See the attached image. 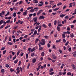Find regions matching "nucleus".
Masks as SVG:
<instances>
[{
    "label": "nucleus",
    "mask_w": 76,
    "mask_h": 76,
    "mask_svg": "<svg viewBox=\"0 0 76 76\" xmlns=\"http://www.w3.org/2000/svg\"><path fill=\"white\" fill-rule=\"evenodd\" d=\"M37 19H38V18L37 17H36L33 19H34V22H35V23H34V26H35V25L36 24H37L36 26H38V25L40 24V23H37Z\"/></svg>",
    "instance_id": "nucleus-1"
},
{
    "label": "nucleus",
    "mask_w": 76,
    "mask_h": 76,
    "mask_svg": "<svg viewBox=\"0 0 76 76\" xmlns=\"http://www.w3.org/2000/svg\"><path fill=\"white\" fill-rule=\"evenodd\" d=\"M41 44L42 45H44L45 44V39H42L41 40V42H40Z\"/></svg>",
    "instance_id": "nucleus-2"
},
{
    "label": "nucleus",
    "mask_w": 76,
    "mask_h": 76,
    "mask_svg": "<svg viewBox=\"0 0 76 76\" xmlns=\"http://www.w3.org/2000/svg\"><path fill=\"white\" fill-rule=\"evenodd\" d=\"M16 74H18L20 72V70H19V67L18 66L16 69Z\"/></svg>",
    "instance_id": "nucleus-3"
},
{
    "label": "nucleus",
    "mask_w": 76,
    "mask_h": 76,
    "mask_svg": "<svg viewBox=\"0 0 76 76\" xmlns=\"http://www.w3.org/2000/svg\"><path fill=\"white\" fill-rule=\"evenodd\" d=\"M38 49V47H34L33 48H32L31 49V51L32 52H33V51H35V50H36V49Z\"/></svg>",
    "instance_id": "nucleus-4"
},
{
    "label": "nucleus",
    "mask_w": 76,
    "mask_h": 76,
    "mask_svg": "<svg viewBox=\"0 0 76 76\" xmlns=\"http://www.w3.org/2000/svg\"><path fill=\"white\" fill-rule=\"evenodd\" d=\"M43 11V10H40L39 11V12L37 13V15H40V14H41V13H42V12Z\"/></svg>",
    "instance_id": "nucleus-5"
},
{
    "label": "nucleus",
    "mask_w": 76,
    "mask_h": 76,
    "mask_svg": "<svg viewBox=\"0 0 76 76\" xmlns=\"http://www.w3.org/2000/svg\"><path fill=\"white\" fill-rule=\"evenodd\" d=\"M28 13V10H26L25 12H23V15H27V13Z\"/></svg>",
    "instance_id": "nucleus-6"
},
{
    "label": "nucleus",
    "mask_w": 76,
    "mask_h": 76,
    "mask_svg": "<svg viewBox=\"0 0 76 76\" xmlns=\"http://www.w3.org/2000/svg\"><path fill=\"white\" fill-rule=\"evenodd\" d=\"M40 4L38 5V6H39V7H41L42 6V5L43 4V2L42 1L40 2Z\"/></svg>",
    "instance_id": "nucleus-7"
},
{
    "label": "nucleus",
    "mask_w": 76,
    "mask_h": 76,
    "mask_svg": "<svg viewBox=\"0 0 76 76\" xmlns=\"http://www.w3.org/2000/svg\"><path fill=\"white\" fill-rule=\"evenodd\" d=\"M39 19H44L45 18V17L43 16V15L42 16H40L39 18Z\"/></svg>",
    "instance_id": "nucleus-8"
},
{
    "label": "nucleus",
    "mask_w": 76,
    "mask_h": 76,
    "mask_svg": "<svg viewBox=\"0 0 76 76\" xmlns=\"http://www.w3.org/2000/svg\"><path fill=\"white\" fill-rule=\"evenodd\" d=\"M71 66L73 67L72 69H73V70H75V69H76V66H75V65L73 64H72V65Z\"/></svg>",
    "instance_id": "nucleus-9"
},
{
    "label": "nucleus",
    "mask_w": 76,
    "mask_h": 76,
    "mask_svg": "<svg viewBox=\"0 0 76 76\" xmlns=\"http://www.w3.org/2000/svg\"><path fill=\"white\" fill-rule=\"evenodd\" d=\"M36 61L37 59H36L34 58L32 59V63H35V62H36Z\"/></svg>",
    "instance_id": "nucleus-10"
},
{
    "label": "nucleus",
    "mask_w": 76,
    "mask_h": 76,
    "mask_svg": "<svg viewBox=\"0 0 76 76\" xmlns=\"http://www.w3.org/2000/svg\"><path fill=\"white\" fill-rule=\"evenodd\" d=\"M4 72H5V71H4V69H1V72L2 73V74H4Z\"/></svg>",
    "instance_id": "nucleus-11"
},
{
    "label": "nucleus",
    "mask_w": 76,
    "mask_h": 76,
    "mask_svg": "<svg viewBox=\"0 0 76 76\" xmlns=\"http://www.w3.org/2000/svg\"><path fill=\"white\" fill-rule=\"evenodd\" d=\"M65 16H66V14H61L60 15V16L61 18H63V17Z\"/></svg>",
    "instance_id": "nucleus-12"
},
{
    "label": "nucleus",
    "mask_w": 76,
    "mask_h": 76,
    "mask_svg": "<svg viewBox=\"0 0 76 76\" xmlns=\"http://www.w3.org/2000/svg\"><path fill=\"white\" fill-rule=\"evenodd\" d=\"M57 31H60V28L59 26H57Z\"/></svg>",
    "instance_id": "nucleus-13"
},
{
    "label": "nucleus",
    "mask_w": 76,
    "mask_h": 76,
    "mask_svg": "<svg viewBox=\"0 0 76 76\" xmlns=\"http://www.w3.org/2000/svg\"><path fill=\"white\" fill-rule=\"evenodd\" d=\"M30 12H35V9H31L30 10Z\"/></svg>",
    "instance_id": "nucleus-14"
},
{
    "label": "nucleus",
    "mask_w": 76,
    "mask_h": 76,
    "mask_svg": "<svg viewBox=\"0 0 76 76\" xmlns=\"http://www.w3.org/2000/svg\"><path fill=\"white\" fill-rule=\"evenodd\" d=\"M39 41V39H37L35 42V44H37V43L38 42V41Z\"/></svg>",
    "instance_id": "nucleus-15"
},
{
    "label": "nucleus",
    "mask_w": 76,
    "mask_h": 76,
    "mask_svg": "<svg viewBox=\"0 0 76 76\" xmlns=\"http://www.w3.org/2000/svg\"><path fill=\"white\" fill-rule=\"evenodd\" d=\"M20 53V50H18L17 53V56H19V54Z\"/></svg>",
    "instance_id": "nucleus-16"
},
{
    "label": "nucleus",
    "mask_w": 76,
    "mask_h": 76,
    "mask_svg": "<svg viewBox=\"0 0 76 76\" xmlns=\"http://www.w3.org/2000/svg\"><path fill=\"white\" fill-rule=\"evenodd\" d=\"M34 9H36L35 10V12H37V11L38 10V7H35L34 8Z\"/></svg>",
    "instance_id": "nucleus-17"
},
{
    "label": "nucleus",
    "mask_w": 76,
    "mask_h": 76,
    "mask_svg": "<svg viewBox=\"0 0 76 76\" xmlns=\"http://www.w3.org/2000/svg\"><path fill=\"white\" fill-rule=\"evenodd\" d=\"M42 26L45 28H47V25H45V24H43L42 25Z\"/></svg>",
    "instance_id": "nucleus-18"
},
{
    "label": "nucleus",
    "mask_w": 76,
    "mask_h": 76,
    "mask_svg": "<svg viewBox=\"0 0 76 76\" xmlns=\"http://www.w3.org/2000/svg\"><path fill=\"white\" fill-rule=\"evenodd\" d=\"M6 25L5 24H4L3 25H2V26H1L0 27V29H2V28H3V27H4V26H5Z\"/></svg>",
    "instance_id": "nucleus-19"
},
{
    "label": "nucleus",
    "mask_w": 76,
    "mask_h": 76,
    "mask_svg": "<svg viewBox=\"0 0 76 76\" xmlns=\"http://www.w3.org/2000/svg\"><path fill=\"white\" fill-rule=\"evenodd\" d=\"M43 50V48L41 47H39V50Z\"/></svg>",
    "instance_id": "nucleus-20"
},
{
    "label": "nucleus",
    "mask_w": 76,
    "mask_h": 76,
    "mask_svg": "<svg viewBox=\"0 0 76 76\" xmlns=\"http://www.w3.org/2000/svg\"><path fill=\"white\" fill-rule=\"evenodd\" d=\"M33 1H34V3H38V1H37V0H33Z\"/></svg>",
    "instance_id": "nucleus-21"
},
{
    "label": "nucleus",
    "mask_w": 76,
    "mask_h": 76,
    "mask_svg": "<svg viewBox=\"0 0 76 76\" xmlns=\"http://www.w3.org/2000/svg\"><path fill=\"white\" fill-rule=\"evenodd\" d=\"M7 44H8V45H12L13 43L12 42H7Z\"/></svg>",
    "instance_id": "nucleus-22"
},
{
    "label": "nucleus",
    "mask_w": 76,
    "mask_h": 76,
    "mask_svg": "<svg viewBox=\"0 0 76 76\" xmlns=\"http://www.w3.org/2000/svg\"><path fill=\"white\" fill-rule=\"evenodd\" d=\"M29 66H30V64L28 63V64L27 69H29Z\"/></svg>",
    "instance_id": "nucleus-23"
},
{
    "label": "nucleus",
    "mask_w": 76,
    "mask_h": 76,
    "mask_svg": "<svg viewBox=\"0 0 76 76\" xmlns=\"http://www.w3.org/2000/svg\"><path fill=\"white\" fill-rule=\"evenodd\" d=\"M63 42H64V43H66V40L65 39H63Z\"/></svg>",
    "instance_id": "nucleus-24"
},
{
    "label": "nucleus",
    "mask_w": 76,
    "mask_h": 76,
    "mask_svg": "<svg viewBox=\"0 0 76 76\" xmlns=\"http://www.w3.org/2000/svg\"><path fill=\"white\" fill-rule=\"evenodd\" d=\"M44 52H42L41 53V56H42V57H44Z\"/></svg>",
    "instance_id": "nucleus-25"
},
{
    "label": "nucleus",
    "mask_w": 76,
    "mask_h": 76,
    "mask_svg": "<svg viewBox=\"0 0 76 76\" xmlns=\"http://www.w3.org/2000/svg\"><path fill=\"white\" fill-rule=\"evenodd\" d=\"M61 40L60 39L58 40H57L56 41V42H61Z\"/></svg>",
    "instance_id": "nucleus-26"
},
{
    "label": "nucleus",
    "mask_w": 76,
    "mask_h": 76,
    "mask_svg": "<svg viewBox=\"0 0 76 76\" xmlns=\"http://www.w3.org/2000/svg\"><path fill=\"white\" fill-rule=\"evenodd\" d=\"M10 72H14V70H15L14 69H12V68H10Z\"/></svg>",
    "instance_id": "nucleus-27"
},
{
    "label": "nucleus",
    "mask_w": 76,
    "mask_h": 76,
    "mask_svg": "<svg viewBox=\"0 0 76 76\" xmlns=\"http://www.w3.org/2000/svg\"><path fill=\"white\" fill-rule=\"evenodd\" d=\"M10 13V12H8L5 15V16H8V15H9Z\"/></svg>",
    "instance_id": "nucleus-28"
},
{
    "label": "nucleus",
    "mask_w": 76,
    "mask_h": 76,
    "mask_svg": "<svg viewBox=\"0 0 76 76\" xmlns=\"http://www.w3.org/2000/svg\"><path fill=\"white\" fill-rule=\"evenodd\" d=\"M17 56L16 55H15V56L14 57L12 58V60H15V59L16 58Z\"/></svg>",
    "instance_id": "nucleus-29"
},
{
    "label": "nucleus",
    "mask_w": 76,
    "mask_h": 76,
    "mask_svg": "<svg viewBox=\"0 0 76 76\" xmlns=\"http://www.w3.org/2000/svg\"><path fill=\"white\" fill-rule=\"evenodd\" d=\"M44 37L45 38H46V39H48L49 37L48 36H44Z\"/></svg>",
    "instance_id": "nucleus-30"
},
{
    "label": "nucleus",
    "mask_w": 76,
    "mask_h": 76,
    "mask_svg": "<svg viewBox=\"0 0 76 76\" xmlns=\"http://www.w3.org/2000/svg\"><path fill=\"white\" fill-rule=\"evenodd\" d=\"M18 62V59H16L15 60V61H14V63L15 64H16L17 63V62Z\"/></svg>",
    "instance_id": "nucleus-31"
},
{
    "label": "nucleus",
    "mask_w": 76,
    "mask_h": 76,
    "mask_svg": "<svg viewBox=\"0 0 76 76\" xmlns=\"http://www.w3.org/2000/svg\"><path fill=\"white\" fill-rule=\"evenodd\" d=\"M41 30V26L39 27V28L38 29V32H40Z\"/></svg>",
    "instance_id": "nucleus-32"
},
{
    "label": "nucleus",
    "mask_w": 76,
    "mask_h": 76,
    "mask_svg": "<svg viewBox=\"0 0 76 76\" xmlns=\"http://www.w3.org/2000/svg\"><path fill=\"white\" fill-rule=\"evenodd\" d=\"M34 55H35V53H32L31 54V57H34Z\"/></svg>",
    "instance_id": "nucleus-33"
},
{
    "label": "nucleus",
    "mask_w": 76,
    "mask_h": 76,
    "mask_svg": "<svg viewBox=\"0 0 76 76\" xmlns=\"http://www.w3.org/2000/svg\"><path fill=\"white\" fill-rule=\"evenodd\" d=\"M58 74L60 76H61V75H62V74H63L62 72H59Z\"/></svg>",
    "instance_id": "nucleus-34"
},
{
    "label": "nucleus",
    "mask_w": 76,
    "mask_h": 76,
    "mask_svg": "<svg viewBox=\"0 0 76 76\" xmlns=\"http://www.w3.org/2000/svg\"><path fill=\"white\" fill-rule=\"evenodd\" d=\"M48 26L49 27H50V28H51V27L52 26H51V23H49L48 24Z\"/></svg>",
    "instance_id": "nucleus-35"
},
{
    "label": "nucleus",
    "mask_w": 76,
    "mask_h": 76,
    "mask_svg": "<svg viewBox=\"0 0 76 76\" xmlns=\"http://www.w3.org/2000/svg\"><path fill=\"white\" fill-rule=\"evenodd\" d=\"M62 4V3L59 2L58 4H57V6H60V5H61Z\"/></svg>",
    "instance_id": "nucleus-36"
},
{
    "label": "nucleus",
    "mask_w": 76,
    "mask_h": 76,
    "mask_svg": "<svg viewBox=\"0 0 76 76\" xmlns=\"http://www.w3.org/2000/svg\"><path fill=\"white\" fill-rule=\"evenodd\" d=\"M4 21L3 20H1L0 21V25H1L2 23H3V22Z\"/></svg>",
    "instance_id": "nucleus-37"
},
{
    "label": "nucleus",
    "mask_w": 76,
    "mask_h": 76,
    "mask_svg": "<svg viewBox=\"0 0 76 76\" xmlns=\"http://www.w3.org/2000/svg\"><path fill=\"white\" fill-rule=\"evenodd\" d=\"M73 56H74V57L76 56V51H75L74 52Z\"/></svg>",
    "instance_id": "nucleus-38"
},
{
    "label": "nucleus",
    "mask_w": 76,
    "mask_h": 76,
    "mask_svg": "<svg viewBox=\"0 0 76 76\" xmlns=\"http://www.w3.org/2000/svg\"><path fill=\"white\" fill-rule=\"evenodd\" d=\"M37 34V30H35L34 32V34L36 35Z\"/></svg>",
    "instance_id": "nucleus-39"
},
{
    "label": "nucleus",
    "mask_w": 76,
    "mask_h": 76,
    "mask_svg": "<svg viewBox=\"0 0 76 76\" xmlns=\"http://www.w3.org/2000/svg\"><path fill=\"white\" fill-rule=\"evenodd\" d=\"M5 67H7L8 68V67H9V65L8 64H6L5 65Z\"/></svg>",
    "instance_id": "nucleus-40"
},
{
    "label": "nucleus",
    "mask_w": 76,
    "mask_h": 76,
    "mask_svg": "<svg viewBox=\"0 0 76 76\" xmlns=\"http://www.w3.org/2000/svg\"><path fill=\"white\" fill-rule=\"evenodd\" d=\"M58 9H59V8H55L53 9V10L54 11H57V10H58Z\"/></svg>",
    "instance_id": "nucleus-41"
},
{
    "label": "nucleus",
    "mask_w": 76,
    "mask_h": 76,
    "mask_svg": "<svg viewBox=\"0 0 76 76\" xmlns=\"http://www.w3.org/2000/svg\"><path fill=\"white\" fill-rule=\"evenodd\" d=\"M26 58L27 59H28V53H26Z\"/></svg>",
    "instance_id": "nucleus-42"
},
{
    "label": "nucleus",
    "mask_w": 76,
    "mask_h": 76,
    "mask_svg": "<svg viewBox=\"0 0 76 76\" xmlns=\"http://www.w3.org/2000/svg\"><path fill=\"white\" fill-rule=\"evenodd\" d=\"M62 36L63 38H65L66 37V35H65V34H62Z\"/></svg>",
    "instance_id": "nucleus-43"
},
{
    "label": "nucleus",
    "mask_w": 76,
    "mask_h": 76,
    "mask_svg": "<svg viewBox=\"0 0 76 76\" xmlns=\"http://www.w3.org/2000/svg\"><path fill=\"white\" fill-rule=\"evenodd\" d=\"M16 12L14 13L13 15L14 17H16Z\"/></svg>",
    "instance_id": "nucleus-44"
},
{
    "label": "nucleus",
    "mask_w": 76,
    "mask_h": 76,
    "mask_svg": "<svg viewBox=\"0 0 76 76\" xmlns=\"http://www.w3.org/2000/svg\"><path fill=\"white\" fill-rule=\"evenodd\" d=\"M67 75H68V76H71V73L70 72H69L68 73H67Z\"/></svg>",
    "instance_id": "nucleus-45"
},
{
    "label": "nucleus",
    "mask_w": 76,
    "mask_h": 76,
    "mask_svg": "<svg viewBox=\"0 0 76 76\" xmlns=\"http://www.w3.org/2000/svg\"><path fill=\"white\" fill-rule=\"evenodd\" d=\"M58 26H63V25L61 24H58Z\"/></svg>",
    "instance_id": "nucleus-46"
},
{
    "label": "nucleus",
    "mask_w": 76,
    "mask_h": 76,
    "mask_svg": "<svg viewBox=\"0 0 76 76\" xmlns=\"http://www.w3.org/2000/svg\"><path fill=\"white\" fill-rule=\"evenodd\" d=\"M73 6V5H72V3H71L69 4V7H72Z\"/></svg>",
    "instance_id": "nucleus-47"
},
{
    "label": "nucleus",
    "mask_w": 76,
    "mask_h": 76,
    "mask_svg": "<svg viewBox=\"0 0 76 76\" xmlns=\"http://www.w3.org/2000/svg\"><path fill=\"white\" fill-rule=\"evenodd\" d=\"M74 36H75L74 35V34H71L70 35V37H71V38H73V37H74Z\"/></svg>",
    "instance_id": "nucleus-48"
},
{
    "label": "nucleus",
    "mask_w": 76,
    "mask_h": 76,
    "mask_svg": "<svg viewBox=\"0 0 76 76\" xmlns=\"http://www.w3.org/2000/svg\"><path fill=\"white\" fill-rule=\"evenodd\" d=\"M53 68H51L50 69L49 72H53Z\"/></svg>",
    "instance_id": "nucleus-49"
},
{
    "label": "nucleus",
    "mask_w": 76,
    "mask_h": 76,
    "mask_svg": "<svg viewBox=\"0 0 76 76\" xmlns=\"http://www.w3.org/2000/svg\"><path fill=\"white\" fill-rule=\"evenodd\" d=\"M68 44H69V41H67L65 43V45L67 46Z\"/></svg>",
    "instance_id": "nucleus-50"
},
{
    "label": "nucleus",
    "mask_w": 76,
    "mask_h": 76,
    "mask_svg": "<svg viewBox=\"0 0 76 76\" xmlns=\"http://www.w3.org/2000/svg\"><path fill=\"white\" fill-rule=\"evenodd\" d=\"M21 64H22V62L21 61H19V64H18V65L19 66Z\"/></svg>",
    "instance_id": "nucleus-51"
},
{
    "label": "nucleus",
    "mask_w": 76,
    "mask_h": 76,
    "mask_svg": "<svg viewBox=\"0 0 76 76\" xmlns=\"http://www.w3.org/2000/svg\"><path fill=\"white\" fill-rule=\"evenodd\" d=\"M33 9L32 7H28V8H27V10H29V9Z\"/></svg>",
    "instance_id": "nucleus-52"
},
{
    "label": "nucleus",
    "mask_w": 76,
    "mask_h": 76,
    "mask_svg": "<svg viewBox=\"0 0 76 76\" xmlns=\"http://www.w3.org/2000/svg\"><path fill=\"white\" fill-rule=\"evenodd\" d=\"M69 15L66 16L65 17V19H69Z\"/></svg>",
    "instance_id": "nucleus-53"
},
{
    "label": "nucleus",
    "mask_w": 76,
    "mask_h": 76,
    "mask_svg": "<svg viewBox=\"0 0 76 76\" xmlns=\"http://www.w3.org/2000/svg\"><path fill=\"white\" fill-rule=\"evenodd\" d=\"M56 6H57V5H55L52 7V9H54V8H55Z\"/></svg>",
    "instance_id": "nucleus-54"
},
{
    "label": "nucleus",
    "mask_w": 76,
    "mask_h": 76,
    "mask_svg": "<svg viewBox=\"0 0 76 76\" xmlns=\"http://www.w3.org/2000/svg\"><path fill=\"white\" fill-rule=\"evenodd\" d=\"M67 31H70V27H67Z\"/></svg>",
    "instance_id": "nucleus-55"
},
{
    "label": "nucleus",
    "mask_w": 76,
    "mask_h": 76,
    "mask_svg": "<svg viewBox=\"0 0 76 76\" xmlns=\"http://www.w3.org/2000/svg\"><path fill=\"white\" fill-rule=\"evenodd\" d=\"M54 73V72H52L50 73V75H53V74Z\"/></svg>",
    "instance_id": "nucleus-56"
},
{
    "label": "nucleus",
    "mask_w": 76,
    "mask_h": 76,
    "mask_svg": "<svg viewBox=\"0 0 76 76\" xmlns=\"http://www.w3.org/2000/svg\"><path fill=\"white\" fill-rule=\"evenodd\" d=\"M72 3L73 6H75L76 5V3L75 2Z\"/></svg>",
    "instance_id": "nucleus-57"
},
{
    "label": "nucleus",
    "mask_w": 76,
    "mask_h": 76,
    "mask_svg": "<svg viewBox=\"0 0 76 76\" xmlns=\"http://www.w3.org/2000/svg\"><path fill=\"white\" fill-rule=\"evenodd\" d=\"M50 43H48V47L49 48V47H50Z\"/></svg>",
    "instance_id": "nucleus-58"
},
{
    "label": "nucleus",
    "mask_w": 76,
    "mask_h": 76,
    "mask_svg": "<svg viewBox=\"0 0 76 76\" xmlns=\"http://www.w3.org/2000/svg\"><path fill=\"white\" fill-rule=\"evenodd\" d=\"M55 61H56V59H54L52 60L53 63H54Z\"/></svg>",
    "instance_id": "nucleus-59"
},
{
    "label": "nucleus",
    "mask_w": 76,
    "mask_h": 76,
    "mask_svg": "<svg viewBox=\"0 0 76 76\" xmlns=\"http://www.w3.org/2000/svg\"><path fill=\"white\" fill-rule=\"evenodd\" d=\"M66 74V72H64L62 73L63 75H65Z\"/></svg>",
    "instance_id": "nucleus-60"
},
{
    "label": "nucleus",
    "mask_w": 76,
    "mask_h": 76,
    "mask_svg": "<svg viewBox=\"0 0 76 76\" xmlns=\"http://www.w3.org/2000/svg\"><path fill=\"white\" fill-rule=\"evenodd\" d=\"M6 50H5L3 52V54H4L5 53H6Z\"/></svg>",
    "instance_id": "nucleus-61"
},
{
    "label": "nucleus",
    "mask_w": 76,
    "mask_h": 76,
    "mask_svg": "<svg viewBox=\"0 0 76 76\" xmlns=\"http://www.w3.org/2000/svg\"><path fill=\"white\" fill-rule=\"evenodd\" d=\"M10 20H8L6 21L7 23H10Z\"/></svg>",
    "instance_id": "nucleus-62"
},
{
    "label": "nucleus",
    "mask_w": 76,
    "mask_h": 76,
    "mask_svg": "<svg viewBox=\"0 0 76 76\" xmlns=\"http://www.w3.org/2000/svg\"><path fill=\"white\" fill-rule=\"evenodd\" d=\"M58 51L60 53H62V50H61L59 49Z\"/></svg>",
    "instance_id": "nucleus-63"
},
{
    "label": "nucleus",
    "mask_w": 76,
    "mask_h": 76,
    "mask_svg": "<svg viewBox=\"0 0 76 76\" xmlns=\"http://www.w3.org/2000/svg\"><path fill=\"white\" fill-rule=\"evenodd\" d=\"M7 36H6L5 37V41H6V40H7Z\"/></svg>",
    "instance_id": "nucleus-64"
}]
</instances>
